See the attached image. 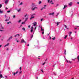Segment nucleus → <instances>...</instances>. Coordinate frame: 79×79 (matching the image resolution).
Listing matches in <instances>:
<instances>
[{
	"label": "nucleus",
	"instance_id": "obj_36",
	"mask_svg": "<svg viewBox=\"0 0 79 79\" xmlns=\"http://www.w3.org/2000/svg\"><path fill=\"white\" fill-rule=\"evenodd\" d=\"M45 63V62H44V63L42 65H44Z\"/></svg>",
	"mask_w": 79,
	"mask_h": 79
},
{
	"label": "nucleus",
	"instance_id": "obj_13",
	"mask_svg": "<svg viewBox=\"0 0 79 79\" xmlns=\"http://www.w3.org/2000/svg\"><path fill=\"white\" fill-rule=\"evenodd\" d=\"M9 44H10L9 43H8L6 45H5V47H6V46H8V45H9Z\"/></svg>",
	"mask_w": 79,
	"mask_h": 79
},
{
	"label": "nucleus",
	"instance_id": "obj_14",
	"mask_svg": "<svg viewBox=\"0 0 79 79\" xmlns=\"http://www.w3.org/2000/svg\"><path fill=\"white\" fill-rule=\"evenodd\" d=\"M66 7H67V6H66V5H64V8L63 9L64 10V8H66Z\"/></svg>",
	"mask_w": 79,
	"mask_h": 79
},
{
	"label": "nucleus",
	"instance_id": "obj_63",
	"mask_svg": "<svg viewBox=\"0 0 79 79\" xmlns=\"http://www.w3.org/2000/svg\"><path fill=\"white\" fill-rule=\"evenodd\" d=\"M54 3H51V4H52V5H53V4H54Z\"/></svg>",
	"mask_w": 79,
	"mask_h": 79
},
{
	"label": "nucleus",
	"instance_id": "obj_41",
	"mask_svg": "<svg viewBox=\"0 0 79 79\" xmlns=\"http://www.w3.org/2000/svg\"><path fill=\"white\" fill-rule=\"evenodd\" d=\"M37 29V27L36 26V27L35 28V29Z\"/></svg>",
	"mask_w": 79,
	"mask_h": 79
},
{
	"label": "nucleus",
	"instance_id": "obj_62",
	"mask_svg": "<svg viewBox=\"0 0 79 79\" xmlns=\"http://www.w3.org/2000/svg\"><path fill=\"white\" fill-rule=\"evenodd\" d=\"M75 30L77 29V28H75Z\"/></svg>",
	"mask_w": 79,
	"mask_h": 79
},
{
	"label": "nucleus",
	"instance_id": "obj_19",
	"mask_svg": "<svg viewBox=\"0 0 79 79\" xmlns=\"http://www.w3.org/2000/svg\"><path fill=\"white\" fill-rule=\"evenodd\" d=\"M0 77L1 78H2V77H3V76H2V74H0Z\"/></svg>",
	"mask_w": 79,
	"mask_h": 79
},
{
	"label": "nucleus",
	"instance_id": "obj_26",
	"mask_svg": "<svg viewBox=\"0 0 79 79\" xmlns=\"http://www.w3.org/2000/svg\"><path fill=\"white\" fill-rule=\"evenodd\" d=\"M21 20H19V23H21Z\"/></svg>",
	"mask_w": 79,
	"mask_h": 79
},
{
	"label": "nucleus",
	"instance_id": "obj_39",
	"mask_svg": "<svg viewBox=\"0 0 79 79\" xmlns=\"http://www.w3.org/2000/svg\"><path fill=\"white\" fill-rule=\"evenodd\" d=\"M50 0H48V3H49L50 2Z\"/></svg>",
	"mask_w": 79,
	"mask_h": 79
},
{
	"label": "nucleus",
	"instance_id": "obj_27",
	"mask_svg": "<svg viewBox=\"0 0 79 79\" xmlns=\"http://www.w3.org/2000/svg\"><path fill=\"white\" fill-rule=\"evenodd\" d=\"M16 16V15H13V18H15V17Z\"/></svg>",
	"mask_w": 79,
	"mask_h": 79
},
{
	"label": "nucleus",
	"instance_id": "obj_9",
	"mask_svg": "<svg viewBox=\"0 0 79 79\" xmlns=\"http://www.w3.org/2000/svg\"><path fill=\"white\" fill-rule=\"evenodd\" d=\"M17 35H18V36L19 37V34H17L16 35H15L14 36V37H16V36H17Z\"/></svg>",
	"mask_w": 79,
	"mask_h": 79
},
{
	"label": "nucleus",
	"instance_id": "obj_43",
	"mask_svg": "<svg viewBox=\"0 0 79 79\" xmlns=\"http://www.w3.org/2000/svg\"><path fill=\"white\" fill-rule=\"evenodd\" d=\"M76 59V58H75V59H72V60H73V61H74V60H75V59Z\"/></svg>",
	"mask_w": 79,
	"mask_h": 79
},
{
	"label": "nucleus",
	"instance_id": "obj_47",
	"mask_svg": "<svg viewBox=\"0 0 79 79\" xmlns=\"http://www.w3.org/2000/svg\"><path fill=\"white\" fill-rule=\"evenodd\" d=\"M17 39H17V38H16V39H15V41H17Z\"/></svg>",
	"mask_w": 79,
	"mask_h": 79
},
{
	"label": "nucleus",
	"instance_id": "obj_40",
	"mask_svg": "<svg viewBox=\"0 0 79 79\" xmlns=\"http://www.w3.org/2000/svg\"><path fill=\"white\" fill-rule=\"evenodd\" d=\"M18 71H17L16 72L15 74H18Z\"/></svg>",
	"mask_w": 79,
	"mask_h": 79
},
{
	"label": "nucleus",
	"instance_id": "obj_24",
	"mask_svg": "<svg viewBox=\"0 0 79 79\" xmlns=\"http://www.w3.org/2000/svg\"><path fill=\"white\" fill-rule=\"evenodd\" d=\"M22 29H23V31H25V28H24V27H23Z\"/></svg>",
	"mask_w": 79,
	"mask_h": 79
},
{
	"label": "nucleus",
	"instance_id": "obj_31",
	"mask_svg": "<svg viewBox=\"0 0 79 79\" xmlns=\"http://www.w3.org/2000/svg\"><path fill=\"white\" fill-rule=\"evenodd\" d=\"M2 5L0 4V7H1V8H2Z\"/></svg>",
	"mask_w": 79,
	"mask_h": 79
},
{
	"label": "nucleus",
	"instance_id": "obj_53",
	"mask_svg": "<svg viewBox=\"0 0 79 79\" xmlns=\"http://www.w3.org/2000/svg\"><path fill=\"white\" fill-rule=\"evenodd\" d=\"M77 3L78 4V5H79V2H77Z\"/></svg>",
	"mask_w": 79,
	"mask_h": 79
},
{
	"label": "nucleus",
	"instance_id": "obj_54",
	"mask_svg": "<svg viewBox=\"0 0 79 79\" xmlns=\"http://www.w3.org/2000/svg\"><path fill=\"white\" fill-rule=\"evenodd\" d=\"M44 6L45 7V6H47V5H44Z\"/></svg>",
	"mask_w": 79,
	"mask_h": 79
},
{
	"label": "nucleus",
	"instance_id": "obj_8",
	"mask_svg": "<svg viewBox=\"0 0 79 79\" xmlns=\"http://www.w3.org/2000/svg\"><path fill=\"white\" fill-rule=\"evenodd\" d=\"M72 3H73L72 2L69 3V6H71V5H72Z\"/></svg>",
	"mask_w": 79,
	"mask_h": 79
},
{
	"label": "nucleus",
	"instance_id": "obj_37",
	"mask_svg": "<svg viewBox=\"0 0 79 79\" xmlns=\"http://www.w3.org/2000/svg\"><path fill=\"white\" fill-rule=\"evenodd\" d=\"M7 13H10V10H9L7 11Z\"/></svg>",
	"mask_w": 79,
	"mask_h": 79
},
{
	"label": "nucleus",
	"instance_id": "obj_10",
	"mask_svg": "<svg viewBox=\"0 0 79 79\" xmlns=\"http://www.w3.org/2000/svg\"><path fill=\"white\" fill-rule=\"evenodd\" d=\"M35 9H37V7H34L33 9H32V10L33 11H34V10H35Z\"/></svg>",
	"mask_w": 79,
	"mask_h": 79
},
{
	"label": "nucleus",
	"instance_id": "obj_58",
	"mask_svg": "<svg viewBox=\"0 0 79 79\" xmlns=\"http://www.w3.org/2000/svg\"><path fill=\"white\" fill-rule=\"evenodd\" d=\"M42 10H43V8H41V11H42Z\"/></svg>",
	"mask_w": 79,
	"mask_h": 79
},
{
	"label": "nucleus",
	"instance_id": "obj_35",
	"mask_svg": "<svg viewBox=\"0 0 79 79\" xmlns=\"http://www.w3.org/2000/svg\"><path fill=\"white\" fill-rule=\"evenodd\" d=\"M31 27V26L30 25H28V28H30Z\"/></svg>",
	"mask_w": 79,
	"mask_h": 79
},
{
	"label": "nucleus",
	"instance_id": "obj_64",
	"mask_svg": "<svg viewBox=\"0 0 79 79\" xmlns=\"http://www.w3.org/2000/svg\"><path fill=\"white\" fill-rule=\"evenodd\" d=\"M6 10H7V9H8V8L6 7Z\"/></svg>",
	"mask_w": 79,
	"mask_h": 79
},
{
	"label": "nucleus",
	"instance_id": "obj_48",
	"mask_svg": "<svg viewBox=\"0 0 79 79\" xmlns=\"http://www.w3.org/2000/svg\"><path fill=\"white\" fill-rule=\"evenodd\" d=\"M43 20V19H41V21H42V20Z\"/></svg>",
	"mask_w": 79,
	"mask_h": 79
},
{
	"label": "nucleus",
	"instance_id": "obj_25",
	"mask_svg": "<svg viewBox=\"0 0 79 79\" xmlns=\"http://www.w3.org/2000/svg\"><path fill=\"white\" fill-rule=\"evenodd\" d=\"M27 16V14H26V15H25V16H24L25 18H26V16Z\"/></svg>",
	"mask_w": 79,
	"mask_h": 79
},
{
	"label": "nucleus",
	"instance_id": "obj_61",
	"mask_svg": "<svg viewBox=\"0 0 79 79\" xmlns=\"http://www.w3.org/2000/svg\"><path fill=\"white\" fill-rule=\"evenodd\" d=\"M3 30H0V31H1L2 32V31H3Z\"/></svg>",
	"mask_w": 79,
	"mask_h": 79
},
{
	"label": "nucleus",
	"instance_id": "obj_45",
	"mask_svg": "<svg viewBox=\"0 0 79 79\" xmlns=\"http://www.w3.org/2000/svg\"><path fill=\"white\" fill-rule=\"evenodd\" d=\"M22 71H20L19 73V74H21V73H22Z\"/></svg>",
	"mask_w": 79,
	"mask_h": 79
},
{
	"label": "nucleus",
	"instance_id": "obj_12",
	"mask_svg": "<svg viewBox=\"0 0 79 79\" xmlns=\"http://www.w3.org/2000/svg\"><path fill=\"white\" fill-rule=\"evenodd\" d=\"M8 0H6L5 2V3L6 4L7 3H8Z\"/></svg>",
	"mask_w": 79,
	"mask_h": 79
},
{
	"label": "nucleus",
	"instance_id": "obj_18",
	"mask_svg": "<svg viewBox=\"0 0 79 79\" xmlns=\"http://www.w3.org/2000/svg\"><path fill=\"white\" fill-rule=\"evenodd\" d=\"M33 18H34V17L31 16V17L30 18V19H32Z\"/></svg>",
	"mask_w": 79,
	"mask_h": 79
},
{
	"label": "nucleus",
	"instance_id": "obj_50",
	"mask_svg": "<svg viewBox=\"0 0 79 79\" xmlns=\"http://www.w3.org/2000/svg\"><path fill=\"white\" fill-rule=\"evenodd\" d=\"M19 42V41H18V40L17 41V42Z\"/></svg>",
	"mask_w": 79,
	"mask_h": 79
},
{
	"label": "nucleus",
	"instance_id": "obj_42",
	"mask_svg": "<svg viewBox=\"0 0 79 79\" xmlns=\"http://www.w3.org/2000/svg\"><path fill=\"white\" fill-rule=\"evenodd\" d=\"M41 71H42V73H44V71H43V70L41 69Z\"/></svg>",
	"mask_w": 79,
	"mask_h": 79
},
{
	"label": "nucleus",
	"instance_id": "obj_46",
	"mask_svg": "<svg viewBox=\"0 0 79 79\" xmlns=\"http://www.w3.org/2000/svg\"><path fill=\"white\" fill-rule=\"evenodd\" d=\"M15 75H16V73H14V76H15Z\"/></svg>",
	"mask_w": 79,
	"mask_h": 79
},
{
	"label": "nucleus",
	"instance_id": "obj_7",
	"mask_svg": "<svg viewBox=\"0 0 79 79\" xmlns=\"http://www.w3.org/2000/svg\"><path fill=\"white\" fill-rule=\"evenodd\" d=\"M13 37L10 36V37L9 38V39L7 40V41H9L10 39H12Z\"/></svg>",
	"mask_w": 79,
	"mask_h": 79
},
{
	"label": "nucleus",
	"instance_id": "obj_4",
	"mask_svg": "<svg viewBox=\"0 0 79 79\" xmlns=\"http://www.w3.org/2000/svg\"><path fill=\"white\" fill-rule=\"evenodd\" d=\"M33 29H34V27H32L31 28V32H33Z\"/></svg>",
	"mask_w": 79,
	"mask_h": 79
},
{
	"label": "nucleus",
	"instance_id": "obj_60",
	"mask_svg": "<svg viewBox=\"0 0 79 79\" xmlns=\"http://www.w3.org/2000/svg\"><path fill=\"white\" fill-rule=\"evenodd\" d=\"M2 47V45H0V48Z\"/></svg>",
	"mask_w": 79,
	"mask_h": 79
},
{
	"label": "nucleus",
	"instance_id": "obj_1",
	"mask_svg": "<svg viewBox=\"0 0 79 79\" xmlns=\"http://www.w3.org/2000/svg\"><path fill=\"white\" fill-rule=\"evenodd\" d=\"M64 27L65 28H64V31H66V29H69V28H67V26L66 25H64Z\"/></svg>",
	"mask_w": 79,
	"mask_h": 79
},
{
	"label": "nucleus",
	"instance_id": "obj_5",
	"mask_svg": "<svg viewBox=\"0 0 79 79\" xmlns=\"http://www.w3.org/2000/svg\"><path fill=\"white\" fill-rule=\"evenodd\" d=\"M10 17H9L8 19V18H7L5 20V21L6 22L8 21H9V20H10Z\"/></svg>",
	"mask_w": 79,
	"mask_h": 79
},
{
	"label": "nucleus",
	"instance_id": "obj_49",
	"mask_svg": "<svg viewBox=\"0 0 79 79\" xmlns=\"http://www.w3.org/2000/svg\"><path fill=\"white\" fill-rule=\"evenodd\" d=\"M72 34V32H70V34Z\"/></svg>",
	"mask_w": 79,
	"mask_h": 79
},
{
	"label": "nucleus",
	"instance_id": "obj_22",
	"mask_svg": "<svg viewBox=\"0 0 79 79\" xmlns=\"http://www.w3.org/2000/svg\"><path fill=\"white\" fill-rule=\"evenodd\" d=\"M68 37V35H66L65 37H64V39H66V37Z\"/></svg>",
	"mask_w": 79,
	"mask_h": 79
},
{
	"label": "nucleus",
	"instance_id": "obj_16",
	"mask_svg": "<svg viewBox=\"0 0 79 79\" xmlns=\"http://www.w3.org/2000/svg\"><path fill=\"white\" fill-rule=\"evenodd\" d=\"M52 40H55V37H54L53 38H52Z\"/></svg>",
	"mask_w": 79,
	"mask_h": 79
},
{
	"label": "nucleus",
	"instance_id": "obj_44",
	"mask_svg": "<svg viewBox=\"0 0 79 79\" xmlns=\"http://www.w3.org/2000/svg\"><path fill=\"white\" fill-rule=\"evenodd\" d=\"M32 37H33V35H32L31 37V39H32Z\"/></svg>",
	"mask_w": 79,
	"mask_h": 79
},
{
	"label": "nucleus",
	"instance_id": "obj_51",
	"mask_svg": "<svg viewBox=\"0 0 79 79\" xmlns=\"http://www.w3.org/2000/svg\"><path fill=\"white\" fill-rule=\"evenodd\" d=\"M5 18H6V15H5Z\"/></svg>",
	"mask_w": 79,
	"mask_h": 79
},
{
	"label": "nucleus",
	"instance_id": "obj_33",
	"mask_svg": "<svg viewBox=\"0 0 79 79\" xmlns=\"http://www.w3.org/2000/svg\"><path fill=\"white\" fill-rule=\"evenodd\" d=\"M25 21H24V22H23L22 23V24H24V23H25Z\"/></svg>",
	"mask_w": 79,
	"mask_h": 79
},
{
	"label": "nucleus",
	"instance_id": "obj_38",
	"mask_svg": "<svg viewBox=\"0 0 79 79\" xmlns=\"http://www.w3.org/2000/svg\"><path fill=\"white\" fill-rule=\"evenodd\" d=\"M42 34H44V31L42 33Z\"/></svg>",
	"mask_w": 79,
	"mask_h": 79
},
{
	"label": "nucleus",
	"instance_id": "obj_29",
	"mask_svg": "<svg viewBox=\"0 0 79 79\" xmlns=\"http://www.w3.org/2000/svg\"><path fill=\"white\" fill-rule=\"evenodd\" d=\"M41 3H42V2H41V1H40L39 2V4H40Z\"/></svg>",
	"mask_w": 79,
	"mask_h": 79
},
{
	"label": "nucleus",
	"instance_id": "obj_23",
	"mask_svg": "<svg viewBox=\"0 0 79 79\" xmlns=\"http://www.w3.org/2000/svg\"><path fill=\"white\" fill-rule=\"evenodd\" d=\"M20 11H21V9H19V10H17L18 12H19Z\"/></svg>",
	"mask_w": 79,
	"mask_h": 79
},
{
	"label": "nucleus",
	"instance_id": "obj_6",
	"mask_svg": "<svg viewBox=\"0 0 79 79\" xmlns=\"http://www.w3.org/2000/svg\"><path fill=\"white\" fill-rule=\"evenodd\" d=\"M60 22H56L55 23V24H57V26H58L59 24H60Z\"/></svg>",
	"mask_w": 79,
	"mask_h": 79
},
{
	"label": "nucleus",
	"instance_id": "obj_34",
	"mask_svg": "<svg viewBox=\"0 0 79 79\" xmlns=\"http://www.w3.org/2000/svg\"><path fill=\"white\" fill-rule=\"evenodd\" d=\"M23 5V2H21L20 4V5Z\"/></svg>",
	"mask_w": 79,
	"mask_h": 79
},
{
	"label": "nucleus",
	"instance_id": "obj_28",
	"mask_svg": "<svg viewBox=\"0 0 79 79\" xmlns=\"http://www.w3.org/2000/svg\"><path fill=\"white\" fill-rule=\"evenodd\" d=\"M22 68L21 67H20L19 69H20V71H21V70Z\"/></svg>",
	"mask_w": 79,
	"mask_h": 79
},
{
	"label": "nucleus",
	"instance_id": "obj_59",
	"mask_svg": "<svg viewBox=\"0 0 79 79\" xmlns=\"http://www.w3.org/2000/svg\"><path fill=\"white\" fill-rule=\"evenodd\" d=\"M27 46H28V47H29V44H28L27 45Z\"/></svg>",
	"mask_w": 79,
	"mask_h": 79
},
{
	"label": "nucleus",
	"instance_id": "obj_32",
	"mask_svg": "<svg viewBox=\"0 0 79 79\" xmlns=\"http://www.w3.org/2000/svg\"><path fill=\"white\" fill-rule=\"evenodd\" d=\"M64 53L65 55H66V49L64 50Z\"/></svg>",
	"mask_w": 79,
	"mask_h": 79
},
{
	"label": "nucleus",
	"instance_id": "obj_17",
	"mask_svg": "<svg viewBox=\"0 0 79 79\" xmlns=\"http://www.w3.org/2000/svg\"><path fill=\"white\" fill-rule=\"evenodd\" d=\"M41 31H44V29H43L42 27H41Z\"/></svg>",
	"mask_w": 79,
	"mask_h": 79
},
{
	"label": "nucleus",
	"instance_id": "obj_56",
	"mask_svg": "<svg viewBox=\"0 0 79 79\" xmlns=\"http://www.w3.org/2000/svg\"><path fill=\"white\" fill-rule=\"evenodd\" d=\"M47 59H46L45 60V61H47Z\"/></svg>",
	"mask_w": 79,
	"mask_h": 79
},
{
	"label": "nucleus",
	"instance_id": "obj_55",
	"mask_svg": "<svg viewBox=\"0 0 79 79\" xmlns=\"http://www.w3.org/2000/svg\"><path fill=\"white\" fill-rule=\"evenodd\" d=\"M1 73H2V72L1 71H0V74H1Z\"/></svg>",
	"mask_w": 79,
	"mask_h": 79
},
{
	"label": "nucleus",
	"instance_id": "obj_21",
	"mask_svg": "<svg viewBox=\"0 0 79 79\" xmlns=\"http://www.w3.org/2000/svg\"><path fill=\"white\" fill-rule=\"evenodd\" d=\"M77 59L78 61H79V56H77Z\"/></svg>",
	"mask_w": 79,
	"mask_h": 79
},
{
	"label": "nucleus",
	"instance_id": "obj_57",
	"mask_svg": "<svg viewBox=\"0 0 79 79\" xmlns=\"http://www.w3.org/2000/svg\"><path fill=\"white\" fill-rule=\"evenodd\" d=\"M69 62L70 63H71V61H69Z\"/></svg>",
	"mask_w": 79,
	"mask_h": 79
},
{
	"label": "nucleus",
	"instance_id": "obj_2",
	"mask_svg": "<svg viewBox=\"0 0 79 79\" xmlns=\"http://www.w3.org/2000/svg\"><path fill=\"white\" fill-rule=\"evenodd\" d=\"M33 24L34 26H36V25H37V23L35 22H34Z\"/></svg>",
	"mask_w": 79,
	"mask_h": 79
},
{
	"label": "nucleus",
	"instance_id": "obj_3",
	"mask_svg": "<svg viewBox=\"0 0 79 79\" xmlns=\"http://www.w3.org/2000/svg\"><path fill=\"white\" fill-rule=\"evenodd\" d=\"M24 42L25 44H26V41H24V39L22 40L21 43H24Z\"/></svg>",
	"mask_w": 79,
	"mask_h": 79
},
{
	"label": "nucleus",
	"instance_id": "obj_11",
	"mask_svg": "<svg viewBox=\"0 0 79 79\" xmlns=\"http://www.w3.org/2000/svg\"><path fill=\"white\" fill-rule=\"evenodd\" d=\"M25 22H26V21L28 19V17H27V18H25Z\"/></svg>",
	"mask_w": 79,
	"mask_h": 79
},
{
	"label": "nucleus",
	"instance_id": "obj_30",
	"mask_svg": "<svg viewBox=\"0 0 79 79\" xmlns=\"http://www.w3.org/2000/svg\"><path fill=\"white\" fill-rule=\"evenodd\" d=\"M35 14H34L31 15V16H34V15H35Z\"/></svg>",
	"mask_w": 79,
	"mask_h": 79
},
{
	"label": "nucleus",
	"instance_id": "obj_52",
	"mask_svg": "<svg viewBox=\"0 0 79 79\" xmlns=\"http://www.w3.org/2000/svg\"><path fill=\"white\" fill-rule=\"evenodd\" d=\"M7 24H10V22H7Z\"/></svg>",
	"mask_w": 79,
	"mask_h": 79
},
{
	"label": "nucleus",
	"instance_id": "obj_15",
	"mask_svg": "<svg viewBox=\"0 0 79 79\" xmlns=\"http://www.w3.org/2000/svg\"><path fill=\"white\" fill-rule=\"evenodd\" d=\"M50 15H54V12H53L52 13H50L49 14Z\"/></svg>",
	"mask_w": 79,
	"mask_h": 79
},
{
	"label": "nucleus",
	"instance_id": "obj_20",
	"mask_svg": "<svg viewBox=\"0 0 79 79\" xmlns=\"http://www.w3.org/2000/svg\"><path fill=\"white\" fill-rule=\"evenodd\" d=\"M1 7H0V8H1ZM0 13H3V11H1V10L0 9Z\"/></svg>",
	"mask_w": 79,
	"mask_h": 79
}]
</instances>
